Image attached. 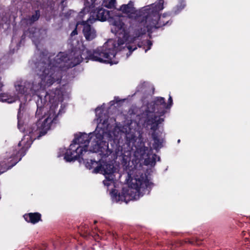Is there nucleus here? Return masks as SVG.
Listing matches in <instances>:
<instances>
[{
	"instance_id": "obj_21",
	"label": "nucleus",
	"mask_w": 250,
	"mask_h": 250,
	"mask_svg": "<svg viewBox=\"0 0 250 250\" xmlns=\"http://www.w3.org/2000/svg\"><path fill=\"white\" fill-rule=\"evenodd\" d=\"M65 0H62L61 3H62V5H63V2H64Z\"/></svg>"
},
{
	"instance_id": "obj_12",
	"label": "nucleus",
	"mask_w": 250,
	"mask_h": 250,
	"mask_svg": "<svg viewBox=\"0 0 250 250\" xmlns=\"http://www.w3.org/2000/svg\"><path fill=\"white\" fill-rule=\"evenodd\" d=\"M29 36L32 39L37 48H38V43L40 42L41 40L39 41L37 37L40 34V31L37 30L36 28H32L29 29Z\"/></svg>"
},
{
	"instance_id": "obj_2",
	"label": "nucleus",
	"mask_w": 250,
	"mask_h": 250,
	"mask_svg": "<svg viewBox=\"0 0 250 250\" xmlns=\"http://www.w3.org/2000/svg\"><path fill=\"white\" fill-rule=\"evenodd\" d=\"M164 8L163 0H158L155 3L146 6L140 10H136L133 2L129 1L127 4H123L119 10L125 14L136 22L132 25L125 24L119 17H116L111 23V32L117 39H109L103 46L93 51L92 59L97 62L110 64H117L118 59L116 55L122 51L128 58L137 46L143 48L145 52L151 48L152 43L149 40L142 41L146 32L153 28H158L169 23L165 20L168 13L160 15V12Z\"/></svg>"
},
{
	"instance_id": "obj_7",
	"label": "nucleus",
	"mask_w": 250,
	"mask_h": 250,
	"mask_svg": "<svg viewBox=\"0 0 250 250\" xmlns=\"http://www.w3.org/2000/svg\"><path fill=\"white\" fill-rule=\"evenodd\" d=\"M95 21V20L94 19L93 21H92L91 17L90 16L86 21H83L77 23V25L81 24L83 26V33L86 41H92L97 37V32L96 30L90 24Z\"/></svg>"
},
{
	"instance_id": "obj_14",
	"label": "nucleus",
	"mask_w": 250,
	"mask_h": 250,
	"mask_svg": "<svg viewBox=\"0 0 250 250\" xmlns=\"http://www.w3.org/2000/svg\"><path fill=\"white\" fill-rule=\"evenodd\" d=\"M102 6L107 8H113L115 7L116 0H102Z\"/></svg>"
},
{
	"instance_id": "obj_8",
	"label": "nucleus",
	"mask_w": 250,
	"mask_h": 250,
	"mask_svg": "<svg viewBox=\"0 0 250 250\" xmlns=\"http://www.w3.org/2000/svg\"><path fill=\"white\" fill-rule=\"evenodd\" d=\"M95 8L98 9L96 18H91L92 21H93V19L95 20V21L98 20L101 21H104L107 20L111 19V21L110 22L112 23L115 19H116V17L119 16L115 13V11H109L104 9L102 7L100 8V6ZM110 24H111V23Z\"/></svg>"
},
{
	"instance_id": "obj_1",
	"label": "nucleus",
	"mask_w": 250,
	"mask_h": 250,
	"mask_svg": "<svg viewBox=\"0 0 250 250\" xmlns=\"http://www.w3.org/2000/svg\"><path fill=\"white\" fill-rule=\"evenodd\" d=\"M166 103L164 98L157 97L154 101L148 104L146 106L142 107L143 112L139 116V123L134 121H131L129 124L123 126L117 125L114 128V135L123 133L125 134L126 141L129 146L132 145L136 148L134 152L135 159L130 162V152H127V155L123 156L122 163L125 166V171L127 174L126 180L128 186L124 188L121 193L117 194L115 189L112 190L110 194L112 201L118 202L124 201L127 203L130 200H137L145 194H148L154 184L150 181L146 175L143 174L139 168L141 166V161L144 160L146 166H155L156 160L160 161V158L152 152L151 148H148L145 146L142 141L139 144H136L138 139H141V134L139 130V124H141L146 127L155 131L158 125L161 124L163 119L158 117L155 113L164 115L166 112Z\"/></svg>"
},
{
	"instance_id": "obj_16",
	"label": "nucleus",
	"mask_w": 250,
	"mask_h": 250,
	"mask_svg": "<svg viewBox=\"0 0 250 250\" xmlns=\"http://www.w3.org/2000/svg\"><path fill=\"white\" fill-rule=\"evenodd\" d=\"M105 179L103 181V183L104 186L108 187L111 185L114 184L115 176H105Z\"/></svg>"
},
{
	"instance_id": "obj_11",
	"label": "nucleus",
	"mask_w": 250,
	"mask_h": 250,
	"mask_svg": "<svg viewBox=\"0 0 250 250\" xmlns=\"http://www.w3.org/2000/svg\"><path fill=\"white\" fill-rule=\"evenodd\" d=\"M23 217L27 222L35 224L41 220V215L38 212L30 213L25 214Z\"/></svg>"
},
{
	"instance_id": "obj_15",
	"label": "nucleus",
	"mask_w": 250,
	"mask_h": 250,
	"mask_svg": "<svg viewBox=\"0 0 250 250\" xmlns=\"http://www.w3.org/2000/svg\"><path fill=\"white\" fill-rule=\"evenodd\" d=\"M179 4L174 8L173 12L175 14H177L180 12L185 7L186 4L185 0H178Z\"/></svg>"
},
{
	"instance_id": "obj_10",
	"label": "nucleus",
	"mask_w": 250,
	"mask_h": 250,
	"mask_svg": "<svg viewBox=\"0 0 250 250\" xmlns=\"http://www.w3.org/2000/svg\"><path fill=\"white\" fill-rule=\"evenodd\" d=\"M152 137L154 141L153 147L157 151L163 146L164 142V137L162 133L153 132L152 134Z\"/></svg>"
},
{
	"instance_id": "obj_9",
	"label": "nucleus",
	"mask_w": 250,
	"mask_h": 250,
	"mask_svg": "<svg viewBox=\"0 0 250 250\" xmlns=\"http://www.w3.org/2000/svg\"><path fill=\"white\" fill-rule=\"evenodd\" d=\"M102 0H86L84 3V7L79 14L80 18H83V13H89L100 4Z\"/></svg>"
},
{
	"instance_id": "obj_22",
	"label": "nucleus",
	"mask_w": 250,
	"mask_h": 250,
	"mask_svg": "<svg viewBox=\"0 0 250 250\" xmlns=\"http://www.w3.org/2000/svg\"><path fill=\"white\" fill-rule=\"evenodd\" d=\"M114 102L113 101L110 102V103H111V105H113L114 104Z\"/></svg>"
},
{
	"instance_id": "obj_23",
	"label": "nucleus",
	"mask_w": 250,
	"mask_h": 250,
	"mask_svg": "<svg viewBox=\"0 0 250 250\" xmlns=\"http://www.w3.org/2000/svg\"><path fill=\"white\" fill-rule=\"evenodd\" d=\"M180 142V139H179V140H178V143H179Z\"/></svg>"
},
{
	"instance_id": "obj_5",
	"label": "nucleus",
	"mask_w": 250,
	"mask_h": 250,
	"mask_svg": "<svg viewBox=\"0 0 250 250\" xmlns=\"http://www.w3.org/2000/svg\"><path fill=\"white\" fill-rule=\"evenodd\" d=\"M93 53L83 47L82 49L75 48L71 51L69 54L64 52H60L54 58L53 62H52V56L44 55V53L42 54L41 60L35 63V71L39 63H42V65H44L42 70L48 69L49 71H52L56 76L57 79L56 81H60L61 75L60 70H64L68 68L73 67L79 64L83 60L88 59L96 61L92 59Z\"/></svg>"
},
{
	"instance_id": "obj_19",
	"label": "nucleus",
	"mask_w": 250,
	"mask_h": 250,
	"mask_svg": "<svg viewBox=\"0 0 250 250\" xmlns=\"http://www.w3.org/2000/svg\"><path fill=\"white\" fill-rule=\"evenodd\" d=\"M172 105V97L170 95L169 96V98L168 99V103L167 104H166V108L169 109L171 107V106Z\"/></svg>"
},
{
	"instance_id": "obj_20",
	"label": "nucleus",
	"mask_w": 250,
	"mask_h": 250,
	"mask_svg": "<svg viewBox=\"0 0 250 250\" xmlns=\"http://www.w3.org/2000/svg\"><path fill=\"white\" fill-rule=\"evenodd\" d=\"M78 25H76V27L75 28V29L72 32V33H71V37H73V36H75L76 35H77L78 34L77 33V26Z\"/></svg>"
},
{
	"instance_id": "obj_13",
	"label": "nucleus",
	"mask_w": 250,
	"mask_h": 250,
	"mask_svg": "<svg viewBox=\"0 0 250 250\" xmlns=\"http://www.w3.org/2000/svg\"><path fill=\"white\" fill-rule=\"evenodd\" d=\"M70 146H69V149H67V150L64 147L60 148L58 151V157H60L62 156H64V159L65 160V161L68 162L73 161H75L76 159H77L78 158H74V159L73 158L72 160L68 161L65 158L67 154L68 153H69L68 151H70Z\"/></svg>"
},
{
	"instance_id": "obj_4",
	"label": "nucleus",
	"mask_w": 250,
	"mask_h": 250,
	"mask_svg": "<svg viewBox=\"0 0 250 250\" xmlns=\"http://www.w3.org/2000/svg\"><path fill=\"white\" fill-rule=\"evenodd\" d=\"M104 104L95 109L97 126L93 133L88 134L82 133L78 137H75L70 145V151L65 158L71 160L73 158H82L86 153H100L101 155H108L111 152L108 150L107 144L103 141L104 137H112L109 132L108 119L103 118V111Z\"/></svg>"
},
{
	"instance_id": "obj_6",
	"label": "nucleus",
	"mask_w": 250,
	"mask_h": 250,
	"mask_svg": "<svg viewBox=\"0 0 250 250\" xmlns=\"http://www.w3.org/2000/svg\"><path fill=\"white\" fill-rule=\"evenodd\" d=\"M86 167L91 169L94 168L93 173H101L106 176H114V173L115 171V167L112 164H104L103 166L100 165L99 162L91 160L85 164Z\"/></svg>"
},
{
	"instance_id": "obj_18",
	"label": "nucleus",
	"mask_w": 250,
	"mask_h": 250,
	"mask_svg": "<svg viewBox=\"0 0 250 250\" xmlns=\"http://www.w3.org/2000/svg\"><path fill=\"white\" fill-rule=\"evenodd\" d=\"M147 83L146 82H144L142 83H140L137 87V91H142L144 88H145L146 85Z\"/></svg>"
},
{
	"instance_id": "obj_3",
	"label": "nucleus",
	"mask_w": 250,
	"mask_h": 250,
	"mask_svg": "<svg viewBox=\"0 0 250 250\" xmlns=\"http://www.w3.org/2000/svg\"><path fill=\"white\" fill-rule=\"evenodd\" d=\"M69 91L63 86L60 89H56L51 91L44 96V99L37 100V109L36 116L43 114L42 117L37 124L33 125L29 128L23 130L21 127V117L22 104H20L18 113V128L21 131H24L25 134L18 145L13 148L12 151L9 152L5 160L3 162L6 167H0V174L14 166L21 159L27 150L30 147L33 140L39 139L44 135L57 123V115L56 109L59 102H62L65 99L68 98ZM4 164H2V166Z\"/></svg>"
},
{
	"instance_id": "obj_17",
	"label": "nucleus",
	"mask_w": 250,
	"mask_h": 250,
	"mask_svg": "<svg viewBox=\"0 0 250 250\" xmlns=\"http://www.w3.org/2000/svg\"><path fill=\"white\" fill-rule=\"evenodd\" d=\"M40 16V12L39 11H36L35 13L32 17L27 20V23L31 24L34 21H37Z\"/></svg>"
}]
</instances>
